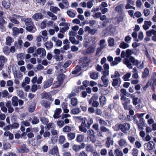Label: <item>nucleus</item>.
Returning a JSON list of instances; mask_svg holds the SVG:
<instances>
[{
    "mask_svg": "<svg viewBox=\"0 0 156 156\" xmlns=\"http://www.w3.org/2000/svg\"><path fill=\"white\" fill-rule=\"evenodd\" d=\"M8 18L11 22L17 25L20 24V22L17 20L20 19H21V21L24 22L25 24L27 26L33 24L31 19L23 17L19 15L13 14L11 16H9Z\"/></svg>",
    "mask_w": 156,
    "mask_h": 156,
    "instance_id": "f257e3e1",
    "label": "nucleus"
},
{
    "mask_svg": "<svg viewBox=\"0 0 156 156\" xmlns=\"http://www.w3.org/2000/svg\"><path fill=\"white\" fill-rule=\"evenodd\" d=\"M119 144L121 147H123L126 146L127 144V142L126 140L122 139L120 140L118 142Z\"/></svg>",
    "mask_w": 156,
    "mask_h": 156,
    "instance_id": "5701e85b",
    "label": "nucleus"
},
{
    "mask_svg": "<svg viewBox=\"0 0 156 156\" xmlns=\"http://www.w3.org/2000/svg\"><path fill=\"white\" fill-rule=\"evenodd\" d=\"M149 74V71L148 69L147 68H145L144 72L142 74V77L144 78H146L148 75Z\"/></svg>",
    "mask_w": 156,
    "mask_h": 156,
    "instance_id": "6e6d98bb",
    "label": "nucleus"
},
{
    "mask_svg": "<svg viewBox=\"0 0 156 156\" xmlns=\"http://www.w3.org/2000/svg\"><path fill=\"white\" fill-rule=\"evenodd\" d=\"M36 52L41 57H44L46 54L45 49L41 48H39L37 50Z\"/></svg>",
    "mask_w": 156,
    "mask_h": 156,
    "instance_id": "9b49d317",
    "label": "nucleus"
},
{
    "mask_svg": "<svg viewBox=\"0 0 156 156\" xmlns=\"http://www.w3.org/2000/svg\"><path fill=\"white\" fill-rule=\"evenodd\" d=\"M47 21L46 20H44L40 24V27L42 29H44L46 27V23Z\"/></svg>",
    "mask_w": 156,
    "mask_h": 156,
    "instance_id": "0e129e2a",
    "label": "nucleus"
},
{
    "mask_svg": "<svg viewBox=\"0 0 156 156\" xmlns=\"http://www.w3.org/2000/svg\"><path fill=\"white\" fill-rule=\"evenodd\" d=\"M89 126L86 123L85 119H84L83 121L82 122L81 125L79 126V130L80 131L86 133L87 132L86 127H88Z\"/></svg>",
    "mask_w": 156,
    "mask_h": 156,
    "instance_id": "0eeeda50",
    "label": "nucleus"
},
{
    "mask_svg": "<svg viewBox=\"0 0 156 156\" xmlns=\"http://www.w3.org/2000/svg\"><path fill=\"white\" fill-rule=\"evenodd\" d=\"M81 69L80 67V66H77L76 67L75 70L73 71L72 73L73 74H76L80 71Z\"/></svg>",
    "mask_w": 156,
    "mask_h": 156,
    "instance_id": "603ef678",
    "label": "nucleus"
},
{
    "mask_svg": "<svg viewBox=\"0 0 156 156\" xmlns=\"http://www.w3.org/2000/svg\"><path fill=\"white\" fill-rule=\"evenodd\" d=\"M114 153L116 156H123V154L122 151L118 149H116L114 151Z\"/></svg>",
    "mask_w": 156,
    "mask_h": 156,
    "instance_id": "79ce46f5",
    "label": "nucleus"
},
{
    "mask_svg": "<svg viewBox=\"0 0 156 156\" xmlns=\"http://www.w3.org/2000/svg\"><path fill=\"white\" fill-rule=\"evenodd\" d=\"M84 119H86V123H87V124L89 126V127H90V125L93 123V119L90 118H89L88 120L86 118H84Z\"/></svg>",
    "mask_w": 156,
    "mask_h": 156,
    "instance_id": "338daca9",
    "label": "nucleus"
},
{
    "mask_svg": "<svg viewBox=\"0 0 156 156\" xmlns=\"http://www.w3.org/2000/svg\"><path fill=\"white\" fill-rule=\"evenodd\" d=\"M123 6V5L122 4L119 5L115 8V11L119 13H121L122 11Z\"/></svg>",
    "mask_w": 156,
    "mask_h": 156,
    "instance_id": "a878e982",
    "label": "nucleus"
},
{
    "mask_svg": "<svg viewBox=\"0 0 156 156\" xmlns=\"http://www.w3.org/2000/svg\"><path fill=\"white\" fill-rule=\"evenodd\" d=\"M121 58L120 57H116L114 60L111 63V66H114L118 65L121 61Z\"/></svg>",
    "mask_w": 156,
    "mask_h": 156,
    "instance_id": "aec40b11",
    "label": "nucleus"
},
{
    "mask_svg": "<svg viewBox=\"0 0 156 156\" xmlns=\"http://www.w3.org/2000/svg\"><path fill=\"white\" fill-rule=\"evenodd\" d=\"M81 61L82 63L81 66L84 68L88 66L89 63L90 62V60L88 58L84 57L81 59Z\"/></svg>",
    "mask_w": 156,
    "mask_h": 156,
    "instance_id": "6e6552de",
    "label": "nucleus"
},
{
    "mask_svg": "<svg viewBox=\"0 0 156 156\" xmlns=\"http://www.w3.org/2000/svg\"><path fill=\"white\" fill-rule=\"evenodd\" d=\"M69 39L72 44H78L79 43V42L78 41H76L75 37H73L69 36Z\"/></svg>",
    "mask_w": 156,
    "mask_h": 156,
    "instance_id": "a18cd8bd",
    "label": "nucleus"
},
{
    "mask_svg": "<svg viewBox=\"0 0 156 156\" xmlns=\"http://www.w3.org/2000/svg\"><path fill=\"white\" fill-rule=\"evenodd\" d=\"M35 105L34 103H31L29 106L28 108V111L32 112H33L35 109Z\"/></svg>",
    "mask_w": 156,
    "mask_h": 156,
    "instance_id": "e433bc0d",
    "label": "nucleus"
},
{
    "mask_svg": "<svg viewBox=\"0 0 156 156\" xmlns=\"http://www.w3.org/2000/svg\"><path fill=\"white\" fill-rule=\"evenodd\" d=\"M130 61L133 63V64L137 66L140 69H142L144 67L143 62L141 61L139 62L138 60L135 59L133 57H131L130 58Z\"/></svg>",
    "mask_w": 156,
    "mask_h": 156,
    "instance_id": "39448f33",
    "label": "nucleus"
},
{
    "mask_svg": "<svg viewBox=\"0 0 156 156\" xmlns=\"http://www.w3.org/2000/svg\"><path fill=\"white\" fill-rule=\"evenodd\" d=\"M138 152V150L136 148H134L132 151V153L133 156H137Z\"/></svg>",
    "mask_w": 156,
    "mask_h": 156,
    "instance_id": "052dcab7",
    "label": "nucleus"
},
{
    "mask_svg": "<svg viewBox=\"0 0 156 156\" xmlns=\"http://www.w3.org/2000/svg\"><path fill=\"white\" fill-rule=\"evenodd\" d=\"M86 149L87 151L91 152V153L95 150L93 147L90 145H88L86 147Z\"/></svg>",
    "mask_w": 156,
    "mask_h": 156,
    "instance_id": "5fc2aeb1",
    "label": "nucleus"
},
{
    "mask_svg": "<svg viewBox=\"0 0 156 156\" xmlns=\"http://www.w3.org/2000/svg\"><path fill=\"white\" fill-rule=\"evenodd\" d=\"M121 82V80L120 78L114 79L112 82V85L113 86L115 87L118 85V84H120Z\"/></svg>",
    "mask_w": 156,
    "mask_h": 156,
    "instance_id": "4be33fe9",
    "label": "nucleus"
},
{
    "mask_svg": "<svg viewBox=\"0 0 156 156\" xmlns=\"http://www.w3.org/2000/svg\"><path fill=\"white\" fill-rule=\"evenodd\" d=\"M71 128L69 126H66L62 129V130L64 132H68L71 131Z\"/></svg>",
    "mask_w": 156,
    "mask_h": 156,
    "instance_id": "13d9d810",
    "label": "nucleus"
},
{
    "mask_svg": "<svg viewBox=\"0 0 156 156\" xmlns=\"http://www.w3.org/2000/svg\"><path fill=\"white\" fill-rule=\"evenodd\" d=\"M46 48L48 49H50L53 47V44L50 42L48 41L45 42L44 44Z\"/></svg>",
    "mask_w": 156,
    "mask_h": 156,
    "instance_id": "49530a36",
    "label": "nucleus"
},
{
    "mask_svg": "<svg viewBox=\"0 0 156 156\" xmlns=\"http://www.w3.org/2000/svg\"><path fill=\"white\" fill-rule=\"evenodd\" d=\"M58 148L57 147H54L53 149L49 152L50 154L53 155L56 154V155L58 154Z\"/></svg>",
    "mask_w": 156,
    "mask_h": 156,
    "instance_id": "c85d7f7f",
    "label": "nucleus"
},
{
    "mask_svg": "<svg viewBox=\"0 0 156 156\" xmlns=\"http://www.w3.org/2000/svg\"><path fill=\"white\" fill-rule=\"evenodd\" d=\"M70 42L67 39H65L63 41V49L65 50H67L69 48Z\"/></svg>",
    "mask_w": 156,
    "mask_h": 156,
    "instance_id": "f3484780",
    "label": "nucleus"
},
{
    "mask_svg": "<svg viewBox=\"0 0 156 156\" xmlns=\"http://www.w3.org/2000/svg\"><path fill=\"white\" fill-rule=\"evenodd\" d=\"M95 47L94 45H91L86 50H83L82 53L83 55L90 54L94 52Z\"/></svg>",
    "mask_w": 156,
    "mask_h": 156,
    "instance_id": "423d86ee",
    "label": "nucleus"
},
{
    "mask_svg": "<svg viewBox=\"0 0 156 156\" xmlns=\"http://www.w3.org/2000/svg\"><path fill=\"white\" fill-rule=\"evenodd\" d=\"M98 95L97 94H94L88 101L90 105H91L93 102L97 101L98 99Z\"/></svg>",
    "mask_w": 156,
    "mask_h": 156,
    "instance_id": "6ab92c4d",
    "label": "nucleus"
},
{
    "mask_svg": "<svg viewBox=\"0 0 156 156\" xmlns=\"http://www.w3.org/2000/svg\"><path fill=\"white\" fill-rule=\"evenodd\" d=\"M53 80V79L51 78L44 81L43 83L44 88L46 89L50 87L52 85Z\"/></svg>",
    "mask_w": 156,
    "mask_h": 156,
    "instance_id": "9d476101",
    "label": "nucleus"
},
{
    "mask_svg": "<svg viewBox=\"0 0 156 156\" xmlns=\"http://www.w3.org/2000/svg\"><path fill=\"white\" fill-rule=\"evenodd\" d=\"M131 97L132 98L133 103L134 105H136L138 104V99L137 97H136L135 95L132 94L131 95Z\"/></svg>",
    "mask_w": 156,
    "mask_h": 156,
    "instance_id": "7c9ffc66",
    "label": "nucleus"
},
{
    "mask_svg": "<svg viewBox=\"0 0 156 156\" xmlns=\"http://www.w3.org/2000/svg\"><path fill=\"white\" fill-rule=\"evenodd\" d=\"M20 151L22 153H26L28 152L29 150L26 147L25 145L23 144L20 148Z\"/></svg>",
    "mask_w": 156,
    "mask_h": 156,
    "instance_id": "72a5a7b5",
    "label": "nucleus"
},
{
    "mask_svg": "<svg viewBox=\"0 0 156 156\" xmlns=\"http://www.w3.org/2000/svg\"><path fill=\"white\" fill-rule=\"evenodd\" d=\"M85 147V144L84 143H82L81 145H73L72 146V148L73 150L77 152L79 151L81 149Z\"/></svg>",
    "mask_w": 156,
    "mask_h": 156,
    "instance_id": "1a4fd4ad",
    "label": "nucleus"
},
{
    "mask_svg": "<svg viewBox=\"0 0 156 156\" xmlns=\"http://www.w3.org/2000/svg\"><path fill=\"white\" fill-rule=\"evenodd\" d=\"M67 136L69 139L72 140L75 138L76 136L75 133H69L67 134Z\"/></svg>",
    "mask_w": 156,
    "mask_h": 156,
    "instance_id": "09e8293b",
    "label": "nucleus"
},
{
    "mask_svg": "<svg viewBox=\"0 0 156 156\" xmlns=\"http://www.w3.org/2000/svg\"><path fill=\"white\" fill-rule=\"evenodd\" d=\"M152 24V22L150 21H145L144 22V24L143 27L145 30H147Z\"/></svg>",
    "mask_w": 156,
    "mask_h": 156,
    "instance_id": "2eb2a0df",
    "label": "nucleus"
},
{
    "mask_svg": "<svg viewBox=\"0 0 156 156\" xmlns=\"http://www.w3.org/2000/svg\"><path fill=\"white\" fill-rule=\"evenodd\" d=\"M41 33L42 36V37L43 41L44 42L46 41L48 39V33L47 31L45 30L42 31L41 32Z\"/></svg>",
    "mask_w": 156,
    "mask_h": 156,
    "instance_id": "393cba45",
    "label": "nucleus"
},
{
    "mask_svg": "<svg viewBox=\"0 0 156 156\" xmlns=\"http://www.w3.org/2000/svg\"><path fill=\"white\" fill-rule=\"evenodd\" d=\"M100 129L103 132H107L110 134H111V132L109 129L105 127L104 126H102L100 127Z\"/></svg>",
    "mask_w": 156,
    "mask_h": 156,
    "instance_id": "bf43d9fd",
    "label": "nucleus"
},
{
    "mask_svg": "<svg viewBox=\"0 0 156 156\" xmlns=\"http://www.w3.org/2000/svg\"><path fill=\"white\" fill-rule=\"evenodd\" d=\"M42 104L43 106H44L46 108H49L50 107V103L46 101H42Z\"/></svg>",
    "mask_w": 156,
    "mask_h": 156,
    "instance_id": "8fccbe9b",
    "label": "nucleus"
},
{
    "mask_svg": "<svg viewBox=\"0 0 156 156\" xmlns=\"http://www.w3.org/2000/svg\"><path fill=\"white\" fill-rule=\"evenodd\" d=\"M120 92L121 100L123 105L125 108L128 104L130 103V100L129 98H126V96L128 93L127 92L126 89L123 88L122 89L120 90Z\"/></svg>",
    "mask_w": 156,
    "mask_h": 156,
    "instance_id": "f03ea898",
    "label": "nucleus"
},
{
    "mask_svg": "<svg viewBox=\"0 0 156 156\" xmlns=\"http://www.w3.org/2000/svg\"><path fill=\"white\" fill-rule=\"evenodd\" d=\"M103 75L101 77V80L104 84V87H107L108 84L109 80L107 76L109 75V71H104L102 73Z\"/></svg>",
    "mask_w": 156,
    "mask_h": 156,
    "instance_id": "20e7f679",
    "label": "nucleus"
},
{
    "mask_svg": "<svg viewBox=\"0 0 156 156\" xmlns=\"http://www.w3.org/2000/svg\"><path fill=\"white\" fill-rule=\"evenodd\" d=\"M62 83V82L59 80H57V81L54 82L53 84V86L54 87H59Z\"/></svg>",
    "mask_w": 156,
    "mask_h": 156,
    "instance_id": "774afa93",
    "label": "nucleus"
},
{
    "mask_svg": "<svg viewBox=\"0 0 156 156\" xmlns=\"http://www.w3.org/2000/svg\"><path fill=\"white\" fill-rule=\"evenodd\" d=\"M84 137L83 135L82 134L78 135L76 137V140L79 142H82L84 140Z\"/></svg>",
    "mask_w": 156,
    "mask_h": 156,
    "instance_id": "ea45409f",
    "label": "nucleus"
},
{
    "mask_svg": "<svg viewBox=\"0 0 156 156\" xmlns=\"http://www.w3.org/2000/svg\"><path fill=\"white\" fill-rule=\"evenodd\" d=\"M2 5L5 8L8 9L9 8L10 6V3L9 2H6L5 1H3L2 2Z\"/></svg>",
    "mask_w": 156,
    "mask_h": 156,
    "instance_id": "680f3d73",
    "label": "nucleus"
},
{
    "mask_svg": "<svg viewBox=\"0 0 156 156\" xmlns=\"http://www.w3.org/2000/svg\"><path fill=\"white\" fill-rule=\"evenodd\" d=\"M62 112V110L60 108L56 109L55 111V113L53 115V117L55 119L58 118L59 116H58Z\"/></svg>",
    "mask_w": 156,
    "mask_h": 156,
    "instance_id": "bb28decb",
    "label": "nucleus"
},
{
    "mask_svg": "<svg viewBox=\"0 0 156 156\" xmlns=\"http://www.w3.org/2000/svg\"><path fill=\"white\" fill-rule=\"evenodd\" d=\"M80 112L81 110L80 108H77L71 109L70 111V113L73 115H77L80 113Z\"/></svg>",
    "mask_w": 156,
    "mask_h": 156,
    "instance_id": "b1692460",
    "label": "nucleus"
},
{
    "mask_svg": "<svg viewBox=\"0 0 156 156\" xmlns=\"http://www.w3.org/2000/svg\"><path fill=\"white\" fill-rule=\"evenodd\" d=\"M126 57L129 58L130 55H132L133 53V51L132 50L130 49H127L126 51Z\"/></svg>",
    "mask_w": 156,
    "mask_h": 156,
    "instance_id": "69168bd1",
    "label": "nucleus"
},
{
    "mask_svg": "<svg viewBox=\"0 0 156 156\" xmlns=\"http://www.w3.org/2000/svg\"><path fill=\"white\" fill-rule=\"evenodd\" d=\"M71 104L73 106H76L78 104V100L77 98H72L70 101Z\"/></svg>",
    "mask_w": 156,
    "mask_h": 156,
    "instance_id": "a19ab883",
    "label": "nucleus"
},
{
    "mask_svg": "<svg viewBox=\"0 0 156 156\" xmlns=\"http://www.w3.org/2000/svg\"><path fill=\"white\" fill-rule=\"evenodd\" d=\"M6 58L3 55H0V70L3 68L5 63L6 62Z\"/></svg>",
    "mask_w": 156,
    "mask_h": 156,
    "instance_id": "f8f14e48",
    "label": "nucleus"
},
{
    "mask_svg": "<svg viewBox=\"0 0 156 156\" xmlns=\"http://www.w3.org/2000/svg\"><path fill=\"white\" fill-rule=\"evenodd\" d=\"M5 41L6 44L9 46L11 45V43L13 42L14 41V39L9 36H8L6 37Z\"/></svg>",
    "mask_w": 156,
    "mask_h": 156,
    "instance_id": "412c9836",
    "label": "nucleus"
},
{
    "mask_svg": "<svg viewBox=\"0 0 156 156\" xmlns=\"http://www.w3.org/2000/svg\"><path fill=\"white\" fill-rule=\"evenodd\" d=\"M12 104L13 106H17L18 105V98L16 96L13 97L12 99Z\"/></svg>",
    "mask_w": 156,
    "mask_h": 156,
    "instance_id": "c756f323",
    "label": "nucleus"
},
{
    "mask_svg": "<svg viewBox=\"0 0 156 156\" xmlns=\"http://www.w3.org/2000/svg\"><path fill=\"white\" fill-rule=\"evenodd\" d=\"M115 131L121 130L124 133H126V131L128 130L130 128V125L128 123H125L121 124H116L113 127Z\"/></svg>",
    "mask_w": 156,
    "mask_h": 156,
    "instance_id": "7ed1b4c3",
    "label": "nucleus"
},
{
    "mask_svg": "<svg viewBox=\"0 0 156 156\" xmlns=\"http://www.w3.org/2000/svg\"><path fill=\"white\" fill-rule=\"evenodd\" d=\"M65 78V75L63 74H60L58 75L57 77V80H59L62 83Z\"/></svg>",
    "mask_w": 156,
    "mask_h": 156,
    "instance_id": "3c124183",
    "label": "nucleus"
},
{
    "mask_svg": "<svg viewBox=\"0 0 156 156\" xmlns=\"http://www.w3.org/2000/svg\"><path fill=\"white\" fill-rule=\"evenodd\" d=\"M30 25L26 27V30L27 31L32 33H34L36 31V29L35 26L33 24Z\"/></svg>",
    "mask_w": 156,
    "mask_h": 156,
    "instance_id": "ddd939ff",
    "label": "nucleus"
},
{
    "mask_svg": "<svg viewBox=\"0 0 156 156\" xmlns=\"http://www.w3.org/2000/svg\"><path fill=\"white\" fill-rule=\"evenodd\" d=\"M12 30L14 35H17L19 34V29L16 27H13L12 29Z\"/></svg>",
    "mask_w": 156,
    "mask_h": 156,
    "instance_id": "4d7b16f0",
    "label": "nucleus"
},
{
    "mask_svg": "<svg viewBox=\"0 0 156 156\" xmlns=\"http://www.w3.org/2000/svg\"><path fill=\"white\" fill-rule=\"evenodd\" d=\"M50 10L52 12L56 13L58 11H59V9L56 7L51 6L50 8Z\"/></svg>",
    "mask_w": 156,
    "mask_h": 156,
    "instance_id": "de8ad7c7",
    "label": "nucleus"
},
{
    "mask_svg": "<svg viewBox=\"0 0 156 156\" xmlns=\"http://www.w3.org/2000/svg\"><path fill=\"white\" fill-rule=\"evenodd\" d=\"M66 13L68 16L71 18L74 17L76 16V14L74 12L70 10L67 11Z\"/></svg>",
    "mask_w": 156,
    "mask_h": 156,
    "instance_id": "4c0bfd02",
    "label": "nucleus"
},
{
    "mask_svg": "<svg viewBox=\"0 0 156 156\" xmlns=\"http://www.w3.org/2000/svg\"><path fill=\"white\" fill-rule=\"evenodd\" d=\"M90 76L93 79H97L98 77V73L95 72L91 73L90 74Z\"/></svg>",
    "mask_w": 156,
    "mask_h": 156,
    "instance_id": "f704fd0d",
    "label": "nucleus"
},
{
    "mask_svg": "<svg viewBox=\"0 0 156 156\" xmlns=\"http://www.w3.org/2000/svg\"><path fill=\"white\" fill-rule=\"evenodd\" d=\"M100 102L101 105H104L106 104V99L105 97L101 96L99 98Z\"/></svg>",
    "mask_w": 156,
    "mask_h": 156,
    "instance_id": "2f4dec72",
    "label": "nucleus"
},
{
    "mask_svg": "<svg viewBox=\"0 0 156 156\" xmlns=\"http://www.w3.org/2000/svg\"><path fill=\"white\" fill-rule=\"evenodd\" d=\"M113 142L114 141L113 140L111 139L110 137H108L107 138L106 142V146L108 148H109L111 145H113Z\"/></svg>",
    "mask_w": 156,
    "mask_h": 156,
    "instance_id": "dca6fc26",
    "label": "nucleus"
},
{
    "mask_svg": "<svg viewBox=\"0 0 156 156\" xmlns=\"http://www.w3.org/2000/svg\"><path fill=\"white\" fill-rule=\"evenodd\" d=\"M148 37H150L152 36V35H156V31L152 29L151 30H149L146 32V33Z\"/></svg>",
    "mask_w": 156,
    "mask_h": 156,
    "instance_id": "473e14b6",
    "label": "nucleus"
},
{
    "mask_svg": "<svg viewBox=\"0 0 156 156\" xmlns=\"http://www.w3.org/2000/svg\"><path fill=\"white\" fill-rule=\"evenodd\" d=\"M32 18L33 19L36 20L38 21L40 19H43V16L41 13H36L33 16Z\"/></svg>",
    "mask_w": 156,
    "mask_h": 156,
    "instance_id": "a211bd4d",
    "label": "nucleus"
},
{
    "mask_svg": "<svg viewBox=\"0 0 156 156\" xmlns=\"http://www.w3.org/2000/svg\"><path fill=\"white\" fill-rule=\"evenodd\" d=\"M22 44V41L19 38L18 39L17 42H15V45L17 47L20 48Z\"/></svg>",
    "mask_w": 156,
    "mask_h": 156,
    "instance_id": "58836bf2",
    "label": "nucleus"
},
{
    "mask_svg": "<svg viewBox=\"0 0 156 156\" xmlns=\"http://www.w3.org/2000/svg\"><path fill=\"white\" fill-rule=\"evenodd\" d=\"M4 135L5 136H8L10 140H12L13 138V135L9 132H5L4 133Z\"/></svg>",
    "mask_w": 156,
    "mask_h": 156,
    "instance_id": "37998d69",
    "label": "nucleus"
},
{
    "mask_svg": "<svg viewBox=\"0 0 156 156\" xmlns=\"http://www.w3.org/2000/svg\"><path fill=\"white\" fill-rule=\"evenodd\" d=\"M143 13L144 14V16L147 17L150 15L151 12L149 9L147 8H145L143 10Z\"/></svg>",
    "mask_w": 156,
    "mask_h": 156,
    "instance_id": "864d4df0",
    "label": "nucleus"
},
{
    "mask_svg": "<svg viewBox=\"0 0 156 156\" xmlns=\"http://www.w3.org/2000/svg\"><path fill=\"white\" fill-rule=\"evenodd\" d=\"M30 81V78L28 77H26L24 79V80L23 81L21 84L22 87H24L26 86L27 84H29Z\"/></svg>",
    "mask_w": 156,
    "mask_h": 156,
    "instance_id": "cd10ccee",
    "label": "nucleus"
},
{
    "mask_svg": "<svg viewBox=\"0 0 156 156\" xmlns=\"http://www.w3.org/2000/svg\"><path fill=\"white\" fill-rule=\"evenodd\" d=\"M123 63L126 64L127 67L129 69H131L132 68V67L131 64L127 59H126L123 62Z\"/></svg>",
    "mask_w": 156,
    "mask_h": 156,
    "instance_id": "e2e57ef3",
    "label": "nucleus"
},
{
    "mask_svg": "<svg viewBox=\"0 0 156 156\" xmlns=\"http://www.w3.org/2000/svg\"><path fill=\"white\" fill-rule=\"evenodd\" d=\"M149 82V86H151L152 89L154 90V88L156 87V79L153 78L150 79L147 83Z\"/></svg>",
    "mask_w": 156,
    "mask_h": 156,
    "instance_id": "4468645a",
    "label": "nucleus"
},
{
    "mask_svg": "<svg viewBox=\"0 0 156 156\" xmlns=\"http://www.w3.org/2000/svg\"><path fill=\"white\" fill-rule=\"evenodd\" d=\"M129 47V45L124 42H123L120 44L119 47L123 49H125L128 48Z\"/></svg>",
    "mask_w": 156,
    "mask_h": 156,
    "instance_id": "c03bdc74",
    "label": "nucleus"
},
{
    "mask_svg": "<svg viewBox=\"0 0 156 156\" xmlns=\"http://www.w3.org/2000/svg\"><path fill=\"white\" fill-rule=\"evenodd\" d=\"M131 74L130 73H128L124 75L122 79L125 81H128L129 80V78L130 77Z\"/></svg>",
    "mask_w": 156,
    "mask_h": 156,
    "instance_id": "c9c22d12",
    "label": "nucleus"
}]
</instances>
